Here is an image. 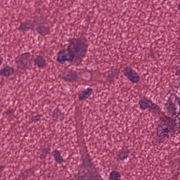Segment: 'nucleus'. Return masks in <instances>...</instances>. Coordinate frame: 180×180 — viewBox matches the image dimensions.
Here are the masks:
<instances>
[{
    "label": "nucleus",
    "mask_w": 180,
    "mask_h": 180,
    "mask_svg": "<svg viewBox=\"0 0 180 180\" xmlns=\"http://www.w3.org/2000/svg\"><path fill=\"white\" fill-rule=\"evenodd\" d=\"M68 41V49L60 51L56 60L60 64H65V61H68L73 65L78 66L82 63V58H85L86 56L88 45L79 39L72 38Z\"/></svg>",
    "instance_id": "nucleus-1"
},
{
    "label": "nucleus",
    "mask_w": 180,
    "mask_h": 180,
    "mask_svg": "<svg viewBox=\"0 0 180 180\" xmlns=\"http://www.w3.org/2000/svg\"><path fill=\"white\" fill-rule=\"evenodd\" d=\"M161 122L159 124V127H160L161 134L165 139H169V133H172L176 127V122L172 117L161 118Z\"/></svg>",
    "instance_id": "nucleus-2"
},
{
    "label": "nucleus",
    "mask_w": 180,
    "mask_h": 180,
    "mask_svg": "<svg viewBox=\"0 0 180 180\" xmlns=\"http://www.w3.org/2000/svg\"><path fill=\"white\" fill-rule=\"evenodd\" d=\"M138 105L141 110H147V109H149L150 112H153V113H158L160 112V106L147 98L139 100Z\"/></svg>",
    "instance_id": "nucleus-3"
},
{
    "label": "nucleus",
    "mask_w": 180,
    "mask_h": 180,
    "mask_svg": "<svg viewBox=\"0 0 180 180\" xmlns=\"http://www.w3.org/2000/svg\"><path fill=\"white\" fill-rule=\"evenodd\" d=\"M84 168H86L87 169L85 180H103L102 176H101L99 172L96 171L95 165H94L92 162L86 165Z\"/></svg>",
    "instance_id": "nucleus-4"
},
{
    "label": "nucleus",
    "mask_w": 180,
    "mask_h": 180,
    "mask_svg": "<svg viewBox=\"0 0 180 180\" xmlns=\"http://www.w3.org/2000/svg\"><path fill=\"white\" fill-rule=\"evenodd\" d=\"M122 72L127 79H129L132 84H139L140 82V75L130 67H125Z\"/></svg>",
    "instance_id": "nucleus-5"
},
{
    "label": "nucleus",
    "mask_w": 180,
    "mask_h": 180,
    "mask_svg": "<svg viewBox=\"0 0 180 180\" xmlns=\"http://www.w3.org/2000/svg\"><path fill=\"white\" fill-rule=\"evenodd\" d=\"M94 94V89L92 88L84 89L79 94V101H84Z\"/></svg>",
    "instance_id": "nucleus-6"
},
{
    "label": "nucleus",
    "mask_w": 180,
    "mask_h": 180,
    "mask_svg": "<svg viewBox=\"0 0 180 180\" xmlns=\"http://www.w3.org/2000/svg\"><path fill=\"white\" fill-rule=\"evenodd\" d=\"M15 69H13V67L5 65L0 70V77H11V75H13Z\"/></svg>",
    "instance_id": "nucleus-7"
},
{
    "label": "nucleus",
    "mask_w": 180,
    "mask_h": 180,
    "mask_svg": "<svg viewBox=\"0 0 180 180\" xmlns=\"http://www.w3.org/2000/svg\"><path fill=\"white\" fill-rule=\"evenodd\" d=\"M32 26L33 22H32V20H27L25 22L20 23V25L18 27V30H20V32H22V33H26V32L32 29Z\"/></svg>",
    "instance_id": "nucleus-8"
},
{
    "label": "nucleus",
    "mask_w": 180,
    "mask_h": 180,
    "mask_svg": "<svg viewBox=\"0 0 180 180\" xmlns=\"http://www.w3.org/2000/svg\"><path fill=\"white\" fill-rule=\"evenodd\" d=\"M34 64L38 67V68H44L47 64L46 63V59L43 58L41 56H37L34 60Z\"/></svg>",
    "instance_id": "nucleus-9"
},
{
    "label": "nucleus",
    "mask_w": 180,
    "mask_h": 180,
    "mask_svg": "<svg viewBox=\"0 0 180 180\" xmlns=\"http://www.w3.org/2000/svg\"><path fill=\"white\" fill-rule=\"evenodd\" d=\"M54 160L57 164H63V162H65L64 158L61 155V152L58 150H54L52 152Z\"/></svg>",
    "instance_id": "nucleus-10"
},
{
    "label": "nucleus",
    "mask_w": 180,
    "mask_h": 180,
    "mask_svg": "<svg viewBox=\"0 0 180 180\" xmlns=\"http://www.w3.org/2000/svg\"><path fill=\"white\" fill-rule=\"evenodd\" d=\"M30 53H26L22 55L20 64L24 68H29L30 67V60H29Z\"/></svg>",
    "instance_id": "nucleus-11"
},
{
    "label": "nucleus",
    "mask_w": 180,
    "mask_h": 180,
    "mask_svg": "<svg viewBox=\"0 0 180 180\" xmlns=\"http://www.w3.org/2000/svg\"><path fill=\"white\" fill-rule=\"evenodd\" d=\"M35 30L41 36H46V34H49L50 33V27L44 26V25H38Z\"/></svg>",
    "instance_id": "nucleus-12"
},
{
    "label": "nucleus",
    "mask_w": 180,
    "mask_h": 180,
    "mask_svg": "<svg viewBox=\"0 0 180 180\" xmlns=\"http://www.w3.org/2000/svg\"><path fill=\"white\" fill-rule=\"evenodd\" d=\"M122 174L118 171L113 170L110 173V180H122Z\"/></svg>",
    "instance_id": "nucleus-13"
},
{
    "label": "nucleus",
    "mask_w": 180,
    "mask_h": 180,
    "mask_svg": "<svg viewBox=\"0 0 180 180\" xmlns=\"http://www.w3.org/2000/svg\"><path fill=\"white\" fill-rule=\"evenodd\" d=\"M78 79V75L72 72H70L65 75V81H76Z\"/></svg>",
    "instance_id": "nucleus-14"
},
{
    "label": "nucleus",
    "mask_w": 180,
    "mask_h": 180,
    "mask_svg": "<svg viewBox=\"0 0 180 180\" xmlns=\"http://www.w3.org/2000/svg\"><path fill=\"white\" fill-rule=\"evenodd\" d=\"M129 150H127V152H121L120 154L118 155L119 160H120L121 161H124V160H126V158L129 157Z\"/></svg>",
    "instance_id": "nucleus-15"
},
{
    "label": "nucleus",
    "mask_w": 180,
    "mask_h": 180,
    "mask_svg": "<svg viewBox=\"0 0 180 180\" xmlns=\"http://www.w3.org/2000/svg\"><path fill=\"white\" fill-rule=\"evenodd\" d=\"M83 165L84 167H86V165H88V164H89L90 162H92V158H91V155H89V154H86V157L84 159H83Z\"/></svg>",
    "instance_id": "nucleus-16"
},
{
    "label": "nucleus",
    "mask_w": 180,
    "mask_h": 180,
    "mask_svg": "<svg viewBox=\"0 0 180 180\" xmlns=\"http://www.w3.org/2000/svg\"><path fill=\"white\" fill-rule=\"evenodd\" d=\"M58 115H61V112H60V109L57 108L53 110V115H52L53 119H55V120H57V119H58Z\"/></svg>",
    "instance_id": "nucleus-17"
},
{
    "label": "nucleus",
    "mask_w": 180,
    "mask_h": 180,
    "mask_svg": "<svg viewBox=\"0 0 180 180\" xmlns=\"http://www.w3.org/2000/svg\"><path fill=\"white\" fill-rule=\"evenodd\" d=\"M49 151H50V149L42 150L41 153L40 154L39 158H41V160H44V158L47 157V155L50 154Z\"/></svg>",
    "instance_id": "nucleus-18"
},
{
    "label": "nucleus",
    "mask_w": 180,
    "mask_h": 180,
    "mask_svg": "<svg viewBox=\"0 0 180 180\" xmlns=\"http://www.w3.org/2000/svg\"><path fill=\"white\" fill-rule=\"evenodd\" d=\"M176 101H177V103L179 105V112L178 114V119L179 120V124H180V98L179 97H176Z\"/></svg>",
    "instance_id": "nucleus-19"
},
{
    "label": "nucleus",
    "mask_w": 180,
    "mask_h": 180,
    "mask_svg": "<svg viewBox=\"0 0 180 180\" xmlns=\"http://www.w3.org/2000/svg\"><path fill=\"white\" fill-rule=\"evenodd\" d=\"M15 111H13V109L6 110V115H7V116H12V115H13Z\"/></svg>",
    "instance_id": "nucleus-20"
},
{
    "label": "nucleus",
    "mask_w": 180,
    "mask_h": 180,
    "mask_svg": "<svg viewBox=\"0 0 180 180\" xmlns=\"http://www.w3.org/2000/svg\"><path fill=\"white\" fill-rule=\"evenodd\" d=\"M39 120H40V115H38L34 117V120H33L34 123H36V122H39Z\"/></svg>",
    "instance_id": "nucleus-21"
},
{
    "label": "nucleus",
    "mask_w": 180,
    "mask_h": 180,
    "mask_svg": "<svg viewBox=\"0 0 180 180\" xmlns=\"http://www.w3.org/2000/svg\"><path fill=\"white\" fill-rule=\"evenodd\" d=\"M108 81L109 82H113V75H108Z\"/></svg>",
    "instance_id": "nucleus-22"
},
{
    "label": "nucleus",
    "mask_w": 180,
    "mask_h": 180,
    "mask_svg": "<svg viewBox=\"0 0 180 180\" xmlns=\"http://www.w3.org/2000/svg\"><path fill=\"white\" fill-rule=\"evenodd\" d=\"M176 75H179V77H180V68L176 70Z\"/></svg>",
    "instance_id": "nucleus-23"
},
{
    "label": "nucleus",
    "mask_w": 180,
    "mask_h": 180,
    "mask_svg": "<svg viewBox=\"0 0 180 180\" xmlns=\"http://www.w3.org/2000/svg\"><path fill=\"white\" fill-rule=\"evenodd\" d=\"M4 169H5V167L4 166H0V172H2V171H4Z\"/></svg>",
    "instance_id": "nucleus-24"
},
{
    "label": "nucleus",
    "mask_w": 180,
    "mask_h": 180,
    "mask_svg": "<svg viewBox=\"0 0 180 180\" xmlns=\"http://www.w3.org/2000/svg\"><path fill=\"white\" fill-rule=\"evenodd\" d=\"M34 23H36V25H39V22H37V20H34Z\"/></svg>",
    "instance_id": "nucleus-25"
}]
</instances>
